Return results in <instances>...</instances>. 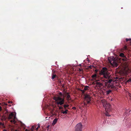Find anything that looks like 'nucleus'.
<instances>
[{"instance_id":"nucleus-1","label":"nucleus","mask_w":131,"mask_h":131,"mask_svg":"<svg viewBox=\"0 0 131 131\" xmlns=\"http://www.w3.org/2000/svg\"><path fill=\"white\" fill-rule=\"evenodd\" d=\"M54 99L55 100L56 104H57L59 109L63 110V107L62 106H60L59 105H62L64 104L65 102L64 98L58 97H54Z\"/></svg>"},{"instance_id":"nucleus-2","label":"nucleus","mask_w":131,"mask_h":131,"mask_svg":"<svg viewBox=\"0 0 131 131\" xmlns=\"http://www.w3.org/2000/svg\"><path fill=\"white\" fill-rule=\"evenodd\" d=\"M99 74L103 75L105 79L110 78V73L108 72L107 69L105 67L103 68L100 71Z\"/></svg>"},{"instance_id":"nucleus-3","label":"nucleus","mask_w":131,"mask_h":131,"mask_svg":"<svg viewBox=\"0 0 131 131\" xmlns=\"http://www.w3.org/2000/svg\"><path fill=\"white\" fill-rule=\"evenodd\" d=\"M84 96V101L81 104V106L83 107L87 106L88 104H89L91 101V97L89 95L85 94Z\"/></svg>"},{"instance_id":"nucleus-4","label":"nucleus","mask_w":131,"mask_h":131,"mask_svg":"<svg viewBox=\"0 0 131 131\" xmlns=\"http://www.w3.org/2000/svg\"><path fill=\"white\" fill-rule=\"evenodd\" d=\"M117 87V86L116 85L115 86L113 84H109L108 87V89H107L105 93L106 95H108L111 93L112 90H116L118 89Z\"/></svg>"},{"instance_id":"nucleus-5","label":"nucleus","mask_w":131,"mask_h":131,"mask_svg":"<svg viewBox=\"0 0 131 131\" xmlns=\"http://www.w3.org/2000/svg\"><path fill=\"white\" fill-rule=\"evenodd\" d=\"M8 118L9 120L10 119H12L10 121L11 122L13 123H15L16 122L15 119L16 118V115H15L13 112L9 114Z\"/></svg>"},{"instance_id":"nucleus-6","label":"nucleus","mask_w":131,"mask_h":131,"mask_svg":"<svg viewBox=\"0 0 131 131\" xmlns=\"http://www.w3.org/2000/svg\"><path fill=\"white\" fill-rule=\"evenodd\" d=\"M108 60L110 62L113 66L115 67H117L118 64L114 58L112 59L111 60H110L109 59H108Z\"/></svg>"},{"instance_id":"nucleus-7","label":"nucleus","mask_w":131,"mask_h":131,"mask_svg":"<svg viewBox=\"0 0 131 131\" xmlns=\"http://www.w3.org/2000/svg\"><path fill=\"white\" fill-rule=\"evenodd\" d=\"M82 125L81 123L77 124L75 127V131H82Z\"/></svg>"},{"instance_id":"nucleus-8","label":"nucleus","mask_w":131,"mask_h":131,"mask_svg":"<svg viewBox=\"0 0 131 131\" xmlns=\"http://www.w3.org/2000/svg\"><path fill=\"white\" fill-rule=\"evenodd\" d=\"M104 107L106 112H109L111 110V106L108 103L107 104H106V106Z\"/></svg>"},{"instance_id":"nucleus-9","label":"nucleus","mask_w":131,"mask_h":131,"mask_svg":"<svg viewBox=\"0 0 131 131\" xmlns=\"http://www.w3.org/2000/svg\"><path fill=\"white\" fill-rule=\"evenodd\" d=\"M100 102L102 103V105L104 107L106 106V104H107L108 103H107V102L105 100H101L100 101Z\"/></svg>"},{"instance_id":"nucleus-10","label":"nucleus","mask_w":131,"mask_h":131,"mask_svg":"<svg viewBox=\"0 0 131 131\" xmlns=\"http://www.w3.org/2000/svg\"><path fill=\"white\" fill-rule=\"evenodd\" d=\"M110 78H107L105 79H106V81L107 82V83H112V82H113V81L112 79V78L111 77V75H110Z\"/></svg>"},{"instance_id":"nucleus-11","label":"nucleus","mask_w":131,"mask_h":131,"mask_svg":"<svg viewBox=\"0 0 131 131\" xmlns=\"http://www.w3.org/2000/svg\"><path fill=\"white\" fill-rule=\"evenodd\" d=\"M89 88L90 87L89 86H86L84 87V90H81V91L83 93H84L85 91L89 90Z\"/></svg>"},{"instance_id":"nucleus-12","label":"nucleus","mask_w":131,"mask_h":131,"mask_svg":"<svg viewBox=\"0 0 131 131\" xmlns=\"http://www.w3.org/2000/svg\"><path fill=\"white\" fill-rule=\"evenodd\" d=\"M129 41V42L128 43H129V44L131 46V39H127L126 38V41L125 40H124L123 41L124 43L125 44H126V42H128V41Z\"/></svg>"},{"instance_id":"nucleus-13","label":"nucleus","mask_w":131,"mask_h":131,"mask_svg":"<svg viewBox=\"0 0 131 131\" xmlns=\"http://www.w3.org/2000/svg\"><path fill=\"white\" fill-rule=\"evenodd\" d=\"M98 81H99V80H96V86H98L99 87H101L102 86V83L100 82H97Z\"/></svg>"},{"instance_id":"nucleus-14","label":"nucleus","mask_w":131,"mask_h":131,"mask_svg":"<svg viewBox=\"0 0 131 131\" xmlns=\"http://www.w3.org/2000/svg\"><path fill=\"white\" fill-rule=\"evenodd\" d=\"M52 79L53 80V79L56 78H58V76L56 74H55L54 73V72L52 73Z\"/></svg>"},{"instance_id":"nucleus-15","label":"nucleus","mask_w":131,"mask_h":131,"mask_svg":"<svg viewBox=\"0 0 131 131\" xmlns=\"http://www.w3.org/2000/svg\"><path fill=\"white\" fill-rule=\"evenodd\" d=\"M68 110L67 109H64V111L63 110H61V112L63 113V114H67L68 113Z\"/></svg>"},{"instance_id":"nucleus-16","label":"nucleus","mask_w":131,"mask_h":131,"mask_svg":"<svg viewBox=\"0 0 131 131\" xmlns=\"http://www.w3.org/2000/svg\"><path fill=\"white\" fill-rule=\"evenodd\" d=\"M130 112V110L129 109H128L126 110V112L123 114V116H125V115L127 114V115H128V113L129 112Z\"/></svg>"},{"instance_id":"nucleus-17","label":"nucleus","mask_w":131,"mask_h":131,"mask_svg":"<svg viewBox=\"0 0 131 131\" xmlns=\"http://www.w3.org/2000/svg\"><path fill=\"white\" fill-rule=\"evenodd\" d=\"M126 84H130L131 83V78H130L128 80H126L125 82Z\"/></svg>"},{"instance_id":"nucleus-18","label":"nucleus","mask_w":131,"mask_h":131,"mask_svg":"<svg viewBox=\"0 0 131 131\" xmlns=\"http://www.w3.org/2000/svg\"><path fill=\"white\" fill-rule=\"evenodd\" d=\"M57 120H58L56 118L54 119L53 121V122L52 124L53 125H55L57 121Z\"/></svg>"},{"instance_id":"nucleus-19","label":"nucleus","mask_w":131,"mask_h":131,"mask_svg":"<svg viewBox=\"0 0 131 131\" xmlns=\"http://www.w3.org/2000/svg\"><path fill=\"white\" fill-rule=\"evenodd\" d=\"M69 105L68 104H64L63 105V106L64 109H67V108H68L69 106Z\"/></svg>"},{"instance_id":"nucleus-20","label":"nucleus","mask_w":131,"mask_h":131,"mask_svg":"<svg viewBox=\"0 0 131 131\" xmlns=\"http://www.w3.org/2000/svg\"><path fill=\"white\" fill-rule=\"evenodd\" d=\"M123 61H127L128 59V58H127L126 56H125L123 58Z\"/></svg>"},{"instance_id":"nucleus-21","label":"nucleus","mask_w":131,"mask_h":131,"mask_svg":"<svg viewBox=\"0 0 131 131\" xmlns=\"http://www.w3.org/2000/svg\"><path fill=\"white\" fill-rule=\"evenodd\" d=\"M36 129V127L34 126H32L31 128V131H34V130Z\"/></svg>"},{"instance_id":"nucleus-22","label":"nucleus","mask_w":131,"mask_h":131,"mask_svg":"<svg viewBox=\"0 0 131 131\" xmlns=\"http://www.w3.org/2000/svg\"><path fill=\"white\" fill-rule=\"evenodd\" d=\"M125 55H124V54L123 53H121L119 54V56L122 57V58H123Z\"/></svg>"},{"instance_id":"nucleus-23","label":"nucleus","mask_w":131,"mask_h":131,"mask_svg":"<svg viewBox=\"0 0 131 131\" xmlns=\"http://www.w3.org/2000/svg\"><path fill=\"white\" fill-rule=\"evenodd\" d=\"M67 97L68 100H70V96L69 94H68L67 95Z\"/></svg>"},{"instance_id":"nucleus-24","label":"nucleus","mask_w":131,"mask_h":131,"mask_svg":"<svg viewBox=\"0 0 131 131\" xmlns=\"http://www.w3.org/2000/svg\"><path fill=\"white\" fill-rule=\"evenodd\" d=\"M96 77H97V75L96 74H94L92 76V77L93 78H96Z\"/></svg>"},{"instance_id":"nucleus-25","label":"nucleus","mask_w":131,"mask_h":131,"mask_svg":"<svg viewBox=\"0 0 131 131\" xmlns=\"http://www.w3.org/2000/svg\"><path fill=\"white\" fill-rule=\"evenodd\" d=\"M108 112H106V113L105 114V115L107 116H110V115L108 114Z\"/></svg>"},{"instance_id":"nucleus-26","label":"nucleus","mask_w":131,"mask_h":131,"mask_svg":"<svg viewBox=\"0 0 131 131\" xmlns=\"http://www.w3.org/2000/svg\"><path fill=\"white\" fill-rule=\"evenodd\" d=\"M72 109L74 110H75L76 109V108L75 107H72Z\"/></svg>"},{"instance_id":"nucleus-27","label":"nucleus","mask_w":131,"mask_h":131,"mask_svg":"<svg viewBox=\"0 0 131 131\" xmlns=\"http://www.w3.org/2000/svg\"><path fill=\"white\" fill-rule=\"evenodd\" d=\"M50 126V125H49L47 127V128H48L47 130L48 131V130H49L48 128Z\"/></svg>"},{"instance_id":"nucleus-28","label":"nucleus","mask_w":131,"mask_h":131,"mask_svg":"<svg viewBox=\"0 0 131 131\" xmlns=\"http://www.w3.org/2000/svg\"><path fill=\"white\" fill-rule=\"evenodd\" d=\"M0 125L3 126L4 125V124L0 122Z\"/></svg>"},{"instance_id":"nucleus-29","label":"nucleus","mask_w":131,"mask_h":131,"mask_svg":"<svg viewBox=\"0 0 131 131\" xmlns=\"http://www.w3.org/2000/svg\"><path fill=\"white\" fill-rule=\"evenodd\" d=\"M40 127V126H38V127L36 128V130L37 131L38 129V128H39Z\"/></svg>"},{"instance_id":"nucleus-30","label":"nucleus","mask_w":131,"mask_h":131,"mask_svg":"<svg viewBox=\"0 0 131 131\" xmlns=\"http://www.w3.org/2000/svg\"><path fill=\"white\" fill-rule=\"evenodd\" d=\"M79 71H82V69H80V68L79 69Z\"/></svg>"},{"instance_id":"nucleus-31","label":"nucleus","mask_w":131,"mask_h":131,"mask_svg":"<svg viewBox=\"0 0 131 131\" xmlns=\"http://www.w3.org/2000/svg\"><path fill=\"white\" fill-rule=\"evenodd\" d=\"M129 95L130 97V99L131 100V94H129Z\"/></svg>"},{"instance_id":"nucleus-32","label":"nucleus","mask_w":131,"mask_h":131,"mask_svg":"<svg viewBox=\"0 0 131 131\" xmlns=\"http://www.w3.org/2000/svg\"><path fill=\"white\" fill-rule=\"evenodd\" d=\"M59 83L60 84H61V83L62 81L61 80H60L59 81Z\"/></svg>"},{"instance_id":"nucleus-33","label":"nucleus","mask_w":131,"mask_h":131,"mask_svg":"<svg viewBox=\"0 0 131 131\" xmlns=\"http://www.w3.org/2000/svg\"><path fill=\"white\" fill-rule=\"evenodd\" d=\"M2 110V107L1 106H0V111H1Z\"/></svg>"},{"instance_id":"nucleus-34","label":"nucleus","mask_w":131,"mask_h":131,"mask_svg":"<svg viewBox=\"0 0 131 131\" xmlns=\"http://www.w3.org/2000/svg\"><path fill=\"white\" fill-rule=\"evenodd\" d=\"M92 66H90L89 67V68H92Z\"/></svg>"},{"instance_id":"nucleus-35","label":"nucleus","mask_w":131,"mask_h":131,"mask_svg":"<svg viewBox=\"0 0 131 131\" xmlns=\"http://www.w3.org/2000/svg\"><path fill=\"white\" fill-rule=\"evenodd\" d=\"M14 131H20L16 129V130H15Z\"/></svg>"},{"instance_id":"nucleus-36","label":"nucleus","mask_w":131,"mask_h":131,"mask_svg":"<svg viewBox=\"0 0 131 131\" xmlns=\"http://www.w3.org/2000/svg\"><path fill=\"white\" fill-rule=\"evenodd\" d=\"M97 70H95V71H96V72H97Z\"/></svg>"},{"instance_id":"nucleus-37","label":"nucleus","mask_w":131,"mask_h":131,"mask_svg":"<svg viewBox=\"0 0 131 131\" xmlns=\"http://www.w3.org/2000/svg\"><path fill=\"white\" fill-rule=\"evenodd\" d=\"M125 47L126 48H127V47L126 46H125Z\"/></svg>"},{"instance_id":"nucleus-38","label":"nucleus","mask_w":131,"mask_h":131,"mask_svg":"<svg viewBox=\"0 0 131 131\" xmlns=\"http://www.w3.org/2000/svg\"><path fill=\"white\" fill-rule=\"evenodd\" d=\"M10 103V102H8V103Z\"/></svg>"},{"instance_id":"nucleus-39","label":"nucleus","mask_w":131,"mask_h":131,"mask_svg":"<svg viewBox=\"0 0 131 131\" xmlns=\"http://www.w3.org/2000/svg\"><path fill=\"white\" fill-rule=\"evenodd\" d=\"M1 105V103H0V105Z\"/></svg>"},{"instance_id":"nucleus-40","label":"nucleus","mask_w":131,"mask_h":131,"mask_svg":"<svg viewBox=\"0 0 131 131\" xmlns=\"http://www.w3.org/2000/svg\"><path fill=\"white\" fill-rule=\"evenodd\" d=\"M5 104L6 105H7L6 104Z\"/></svg>"}]
</instances>
